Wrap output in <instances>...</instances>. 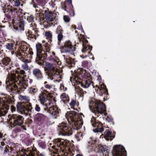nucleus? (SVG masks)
Wrapping results in <instances>:
<instances>
[{"label": "nucleus", "instance_id": "obj_1", "mask_svg": "<svg viewBox=\"0 0 156 156\" xmlns=\"http://www.w3.org/2000/svg\"><path fill=\"white\" fill-rule=\"evenodd\" d=\"M65 116L68 123L63 122L59 124L58 127L59 135L70 136L73 133L72 128L78 130L83 124L82 117L74 111L67 112Z\"/></svg>", "mask_w": 156, "mask_h": 156}, {"label": "nucleus", "instance_id": "obj_2", "mask_svg": "<svg viewBox=\"0 0 156 156\" xmlns=\"http://www.w3.org/2000/svg\"><path fill=\"white\" fill-rule=\"evenodd\" d=\"M15 65L16 67V69L11 70L8 73L6 81V89L12 93H15L18 91L17 84L23 86L22 90L25 89L24 87L28 85L27 81L24 79L26 76L25 71L23 70H17L20 69L18 63H16Z\"/></svg>", "mask_w": 156, "mask_h": 156}, {"label": "nucleus", "instance_id": "obj_3", "mask_svg": "<svg viewBox=\"0 0 156 156\" xmlns=\"http://www.w3.org/2000/svg\"><path fill=\"white\" fill-rule=\"evenodd\" d=\"M50 45L48 43H46L43 45L41 43H38L36 45L37 51V56L35 62L40 65H42L45 60L51 62H56L59 61V58L55 57L54 58L51 55L49 51Z\"/></svg>", "mask_w": 156, "mask_h": 156}, {"label": "nucleus", "instance_id": "obj_4", "mask_svg": "<svg viewBox=\"0 0 156 156\" xmlns=\"http://www.w3.org/2000/svg\"><path fill=\"white\" fill-rule=\"evenodd\" d=\"M29 47L30 45L27 43H22L20 44L16 53V56L25 63L24 65H22V67L26 70H27L29 68L27 64L29 62L27 58H31L33 54L32 49Z\"/></svg>", "mask_w": 156, "mask_h": 156}, {"label": "nucleus", "instance_id": "obj_5", "mask_svg": "<svg viewBox=\"0 0 156 156\" xmlns=\"http://www.w3.org/2000/svg\"><path fill=\"white\" fill-rule=\"evenodd\" d=\"M89 107L90 110L94 113L95 118L104 119L103 114L105 116L107 115L105 105L101 101L95 98H91L89 101Z\"/></svg>", "mask_w": 156, "mask_h": 156}, {"label": "nucleus", "instance_id": "obj_6", "mask_svg": "<svg viewBox=\"0 0 156 156\" xmlns=\"http://www.w3.org/2000/svg\"><path fill=\"white\" fill-rule=\"evenodd\" d=\"M74 72V77H70V81L72 82L73 80L76 81L77 80L81 85L85 88L88 87L91 84L94 87L92 79H89L86 76L87 73L85 70L82 68H79L75 70Z\"/></svg>", "mask_w": 156, "mask_h": 156}, {"label": "nucleus", "instance_id": "obj_7", "mask_svg": "<svg viewBox=\"0 0 156 156\" xmlns=\"http://www.w3.org/2000/svg\"><path fill=\"white\" fill-rule=\"evenodd\" d=\"M36 11H38L39 16L38 18L40 21L43 22L45 18L50 26H55L57 23V14L55 12H52L47 8L45 10H36Z\"/></svg>", "mask_w": 156, "mask_h": 156}, {"label": "nucleus", "instance_id": "obj_8", "mask_svg": "<svg viewBox=\"0 0 156 156\" xmlns=\"http://www.w3.org/2000/svg\"><path fill=\"white\" fill-rule=\"evenodd\" d=\"M80 35L83 38L82 41L83 47L82 49L83 54L81 55L80 56L83 58H85L92 55L91 51L92 50V47L89 45L88 41L85 38L84 35H82V34H80ZM78 38L79 41H80L81 40V37H78Z\"/></svg>", "mask_w": 156, "mask_h": 156}, {"label": "nucleus", "instance_id": "obj_9", "mask_svg": "<svg viewBox=\"0 0 156 156\" xmlns=\"http://www.w3.org/2000/svg\"><path fill=\"white\" fill-rule=\"evenodd\" d=\"M10 101L8 100L5 97L0 98V121H4L2 116H5L7 113V111L5 110L9 109Z\"/></svg>", "mask_w": 156, "mask_h": 156}, {"label": "nucleus", "instance_id": "obj_10", "mask_svg": "<svg viewBox=\"0 0 156 156\" xmlns=\"http://www.w3.org/2000/svg\"><path fill=\"white\" fill-rule=\"evenodd\" d=\"M17 111L21 114L26 115L31 114L34 111L31 103H29L28 106L20 102H18L16 105Z\"/></svg>", "mask_w": 156, "mask_h": 156}, {"label": "nucleus", "instance_id": "obj_11", "mask_svg": "<svg viewBox=\"0 0 156 156\" xmlns=\"http://www.w3.org/2000/svg\"><path fill=\"white\" fill-rule=\"evenodd\" d=\"M24 118L23 116L17 114L9 115L8 119L10 124L14 126H21L24 122Z\"/></svg>", "mask_w": 156, "mask_h": 156}, {"label": "nucleus", "instance_id": "obj_12", "mask_svg": "<svg viewBox=\"0 0 156 156\" xmlns=\"http://www.w3.org/2000/svg\"><path fill=\"white\" fill-rule=\"evenodd\" d=\"M58 45L62 52H68L71 55H74V51L76 48L70 41H66L62 45H61L60 43V45Z\"/></svg>", "mask_w": 156, "mask_h": 156}, {"label": "nucleus", "instance_id": "obj_13", "mask_svg": "<svg viewBox=\"0 0 156 156\" xmlns=\"http://www.w3.org/2000/svg\"><path fill=\"white\" fill-rule=\"evenodd\" d=\"M50 95V94H48L47 93L42 91H41L39 95V101L42 105L45 106V108H48L52 104L51 100L49 98V96Z\"/></svg>", "mask_w": 156, "mask_h": 156}, {"label": "nucleus", "instance_id": "obj_14", "mask_svg": "<svg viewBox=\"0 0 156 156\" xmlns=\"http://www.w3.org/2000/svg\"><path fill=\"white\" fill-rule=\"evenodd\" d=\"M36 27H32L25 32L27 39L32 41L36 40L40 35V32Z\"/></svg>", "mask_w": 156, "mask_h": 156}, {"label": "nucleus", "instance_id": "obj_15", "mask_svg": "<svg viewBox=\"0 0 156 156\" xmlns=\"http://www.w3.org/2000/svg\"><path fill=\"white\" fill-rule=\"evenodd\" d=\"M96 86L98 88L97 90L95 89L97 93L100 96H104V101L107 100L108 98V93L105 84L102 83L100 86H98L97 85H96Z\"/></svg>", "mask_w": 156, "mask_h": 156}, {"label": "nucleus", "instance_id": "obj_16", "mask_svg": "<svg viewBox=\"0 0 156 156\" xmlns=\"http://www.w3.org/2000/svg\"><path fill=\"white\" fill-rule=\"evenodd\" d=\"M63 4L62 3V7L71 16H73L75 15L74 11L72 4V0H66Z\"/></svg>", "mask_w": 156, "mask_h": 156}, {"label": "nucleus", "instance_id": "obj_17", "mask_svg": "<svg viewBox=\"0 0 156 156\" xmlns=\"http://www.w3.org/2000/svg\"><path fill=\"white\" fill-rule=\"evenodd\" d=\"M12 24L14 29L18 31H23L24 30V22L23 19L18 18L17 19L12 20Z\"/></svg>", "mask_w": 156, "mask_h": 156}, {"label": "nucleus", "instance_id": "obj_18", "mask_svg": "<svg viewBox=\"0 0 156 156\" xmlns=\"http://www.w3.org/2000/svg\"><path fill=\"white\" fill-rule=\"evenodd\" d=\"M44 110L51 114L53 118L56 119L59 116L61 113V110L57 105H50L48 108H44Z\"/></svg>", "mask_w": 156, "mask_h": 156}, {"label": "nucleus", "instance_id": "obj_19", "mask_svg": "<svg viewBox=\"0 0 156 156\" xmlns=\"http://www.w3.org/2000/svg\"><path fill=\"white\" fill-rule=\"evenodd\" d=\"M44 70L50 79L53 80V77L55 76L57 72L52 64L48 62L46 63L44 67Z\"/></svg>", "mask_w": 156, "mask_h": 156}, {"label": "nucleus", "instance_id": "obj_20", "mask_svg": "<svg viewBox=\"0 0 156 156\" xmlns=\"http://www.w3.org/2000/svg\"><path fill=\"white\" fill-rule=\"evenodd\" d=\"M48 119V118L46 115L40 113L36 114L34 117L35 122L39 126L45 123Z\"/></svg>", "mask_w": 156, "mask_h": 156}, {"label": "nucleus", "instance_id": "obj_21", "mask_svg": "<svg viewBox=\"0 0 156 156\" xmlns=\"http://www.w3.org/2000/svg\"><path fill=\"white\" fill-rule=\"evenodd\" d=\"M113 148V156H126V151L122 145H115L114 146Z\"/></svg>", "mask_w": 156, "mask_h": 156}, {"label": "nucleus", "instance_id": "obj_22", "mask_svg": "<svg viewBox=\"0 0 156 156\" xmlns=\"http://www.w3.org/2000/svg\"><path fill=\"white\" fill-rule=\"evenodd\" d=\"M91 122L92 126L94 127L97 126V128L93 129L94 132L95 133L102 132L104 130L103 124L100 122H97L95 118L93 117L91 120Z\"/></svg>", "mask_w": 156, "mask_h": 156}, {"label": "nucleus", "instance_id": "obj_23", "mask_svg": "<svg viewBox=\"0 0 156 156\" xmlns=\"http://www.w3.org/2000/svg\"><path fill=\"white\" fill-rule=\"evenodd\" d=\"M33 76L37 80L41 81L44 79V75L41 71L38 68H34L32 70Z\"/></svg>", "mask_w": 156, "mask_h": 156}, {"label": "nucleus", "instance_id": "obj_24", "mask_svg": "<svg viewBox=\"0 0 156 156\" xmlns=\"http://www.w3.org/2000/svg\"><path fill=\"white\" fill-rule=\"evenodd\" d=\"M44 87L41 88L42 91L48 93V94H51L53 85L50 83L45 81L44 83Z\"/></svg>", "mask_w": 156, "mask_h": 156}, {"label": "nucleus", "instance_id": "obj_25", "mask_svg": "<svg viewBox=\"0 0 156 156\" xmlns=\"http://www.w3.org/2000/svg\"><path fill=\"white\" fill-rule=\"evenodd\" d=\"M63 30L62 27L60 26H58L56 29V33L57 34H58V45H60V43H61V41L63 38Z\"/></svg>", "mask_w": 156, "mask_h": 156}, {"label": "nucleus", "instance_id": "obj_26", "mask_svg": "<svg viewBox=\"0 0 156 156\" xmlns=\"http://www.w3.org/2000/svg\"><path fill=\"white\" fill-rule=\"evenodd\" d=\"M19 98L21 101L20 102L23 103L27 106H28L29 103H31L30 102V100L28 96L20 95L19 96Z\"/></svg>", "mask_w": 156, "mask_h": 156}, {"label": "nucleus", "instance_id": "obj_27", "mask_svg": "<svg viewBox=\"0 0 156 156\" xmlns=\"http://www.w3.org/2000/svg\"><path fill=\"white\" fill-rule=\"evenodd\" d=\"M2 63H0V66L3 68L4 66L2 65L7 66L12 63L11 59L8 57H5L2 60Z\"/></svg>", "mask_w": 156, "mask_h": 156}, {"label": "nucleus", "instance_id": "obj_28", "mask_svg": "<svg viewBox=\"0 0 156 156\" xmlns=\"http://www.w3.org/2000/svg\"><path fill=\"white\" fill-rule=\"evenodd\" d=\"M4 12L5 13V15L6 17L9 20L11 19V14L12 13V12L15 11V10L13 9H9L7 8H5L3 9Z\"/></svg>", "mask_w": 156, "mask_h": 156}, {"label": "nucleus", "instance_id": "obj_29", "mask_svg": "<svg viewBox=\"0 0 156 156\" xmlns=\"http://www.w3.org/2000/svg\"><path fill=\"white\" fill-rule=\"evenodd\" d=\"M76 91L77 92L78 95L80 98L82 100L83 98L84 95L86 94L87 92L85 91H84L80 87H78L76 89Z\"/></svg>", "mask_w": 156, "mask_h": 156}, {"label": "nucleus", "instance_id": "obj_30", "mask_svg": "<svg viewBox=\"0 0 156 156\" xmlns=\"http://www.w3.org/2000/svg\"><path fill=\"white\" fill-rule=\"evenodd\" d=\"M64 59L66 62L72 66L73 64H74V59L67 55H63Z\"/></svg>", "mask_w": 156, "mask_h": 156}, {"label": "nucleus", "instance_id": "obj_31", "mask_svg": "<svg viewBox=\"0 0 156 156\" xmlns=\"http://www.w3.org/2000/svg\"><path fill=\"white\" fill-rule=\"evenodd\" d=\"M27 77V76L26 77H25V78H24V80H26V81H27V84H28L27 83V82L29 80V83L30 84H31L32 82H33V80L32 79H29L28 80H26V79H25V78ZM28 85V84H27ZM28 85L26 87H24L25 88V89L23 90H22V89H23V88L22 87H23V86L22 85H20L19 84H17V87H18V88H17V90L18 91H17V92L15 93H18L19 92H20V91H24V90L26 89V87L28 86Z\"/></svg>", "mask_w": 156, "mask_h": 156}, {"label": "nucleus", "instance_id": "obj_32", "mask_svg": "<svg viewBox=\"0 0 156 156\" xmlns=\"http://www.w3.org/2000/svg\"><path fill=\"white\" fill-rule=\"evenodd\" d=\"M45 36L46 37V38L48 39V41L47 43L51 45H52V44L51 43L52 34L50 31H46L45 32Z\"/></svg>", "mask_w": 156, "mask_h": 156}, {"label": "nucleus", "instance_id": "obj_33", "mask_svg": "<svg viewBox=\"0 0 156 156\" xmlns=\"http://www.w3.org/2000/svg\"><path fill=\"white\" fill-rule=\"evenodd\" d=\"M61 97L62 99V101L65 104H67L69 101V97L66 94H63L61 95Z\"/></svg>", "mask_w": 156, "mask_h": 156}, {"label": "nucleus", "instance_id": "obj_34", "mask_svg": "<svg viewBox=\"0 0 156 156\" xmlns=\"http://www.w3.org/2000/svg\"><path fill=\"white\" fill-rule=\"evenodd\" d=\"M55 142H60V144L63 146L64 147H66L67 145V143L65 140L62 141H61V140L60 139H57L55 140Z\"/></svg>", "mask_w": 156, "mask_h": 156}, {"label": "nucleus", "instance_id": "obj_35", "mask_svg": "<svg viewBox=\"0 0 156 156\" xmlns=\"http://www.w3.org/2000/svg\"><path fill=\"white\" fill-rule=\"evenodd\" d=\"M9 1L14 6H18L20 4V0H9Z\"/></svg>", "mask_w": 156, "mask_h": 156}, {"label": "nucleus", "instance_id": "obj_36", "mask_svg": "<svg viewBox=\"0 0 156 156\" xmlns=\"http://www.w3.org/2000/svg\"><path fill=\"white\" fill-rule=\"evenodd\" d=\"M107 148L105 146L103 147L100 145H98V149L102 152H105V151L107 152L108 150L107 149Z\"/></svg>", "mask_w": 156, "mask_h": 156}, {"label": "nucleus", "instance_id": "obj_37", "mask_svg": "<svg viewBox=\"0 0 156 156\" xmlns=\"http://www.w3.org/2000/svg\"><path fill=\"white\" fill-rule=\"evenodd\" d=\"M14 47V44L13 43L11 42L7 43L5 45L6 48L11 51L13 50V48Z\"/></svg>", "mask_w": 156, "mask_h": 156}, {"label": "nucleus", "instance_id": "obj_38", "mask_svg": "<svg viewBox=\"0 0 156 156\" xmlns=\"http://www.w3.org/2000/svg\"><path fill=\"white\" fill-rule=\"evenodd\" d=\"M34 0H32L31 2L30 3H31V4H33V7L36 9V10L37 9H38V10H42L41 9H38V6L36 4H35V2H34ZM35 11L36 12H38L37 14V15L38 14V16H37V18H38V17H39V13L38 11H37V12L36 11V10H35Z\"/></svg>", "mask_w": 156, "mask_h": 156}, {"label": "nucleus", "instance_id": "obj_39", "mask_svg": "<svg viewBox=\"0 0 156 156\" xmlns=\"http://www.w3.org/2000/svg\"><path fill=\"white\" fill-rule=\"evenodd\" d=\"M106 120L108 122H110V124L114 125V122L113 121V119L110 115L107 116L106 118Z\"/></svg>", "mask_w": 156, "mask_h": 156}, {"label": "nucleus", "instance_id": "obj_40", "mask_svg": "<svg viewBox=\"0 0 156 156\" xmlns=\"http://www.w3.org/2000/svg\"><path fill=\"white\" fill-rule=\"evenodd\" d=\"M27 20L28 22L32 23L34 22V17L33 15H30L27 17Z\"/></svg>", "mask_w": 156, "mask_h": 156}, {"label": "nucleus", "instance_id": "obj_41", "mask_svg": "<svg viewBox=\"0 0 156 156\" xmlns=\"http://www.w3.org/2000/svg\"><path fill=\"white\" fill-rule=\"evenodd\" d=\"M37 90H38L37 88L30 87L29 88V91L31 94H34L37 92Z\"/></svg>", "mask_w": 156, "mask_h": 156}, {"label": "nucleus", "instance_id": "obj_42", "mask_svg": "<svg viewBox=\"0 0 156 156\" xmlns=\"http://www.w3.org/2000/svg\"><path fill=\"white\" fill-rule=\"evenodd\" d=\"M60 0H51V1L49 2V4L50 6H52L53 8H54L56 5L55 3L56 1L57 2H59Z\"/></svg>", "mask_w": 156, "mask_h": 156}, {"label": "nucleus", "instance_id": "obj_43", "mask_svg": "<svg viewBox=\"0 0 156 156\" xmlns=\"http://www.w3.org/2000/svg\"><path fill=\"white\" fill-rule=\"evenodd\" d=\"M69 105L71 108L72 107H74L76 105H77L76 100L72 99L71 100V102L69 103Z\"/></svg>", "mask_w": 156, "mask_h": 156}, {"label": "nucleus", "instance_id": "obj_44", "mask_svg": "<svg viewBox=\"0 0 156 156\" xmlns=\"http://www.w3.org/2000/svg\"><path fill=\"white\" fill-rule=\"evenodd\" d=\"M104 134L105 135L104 136H112V132L110 131L107 130L105 131Z\"/></svg>", "mask_w": 156, "mask_h": 156}, {"label": "nucleus", "instance_id": "obj_45", "mask_svg": "<svg viewBox=\"0 0 156 156\" xmlns=\"http://www.w3.org/2000/svg\"><path fill=\"white\" fill-rule=\"evenodd\" d=\"M34 110L37 112H39L41 111V108L39 105L36 104L34 107Z\"/></svg>", "mask_w": 156, "mask_h": 156}, {"label": "nucleus", "instance_id": "obj_46", "mask_svg": "<svg viewBox=\"0 0 156 156\" xmlns=\"http://www.w3.org/2000/svg\"><path fill=\"white\" fill-rule=\"evenodd\" d=\"M82 66L83 67H87L88 66V62L87 61H83L82 62Z\"/></svg>", "mask_w": 156, "mask_h": 156}, {"label": "nucleus", "instance_id": "obj_47", "mask_svg": "<svg viewBox=\"0 0 156 156\" xmlns=\"http://www.w3.org/2000/svg\"><path fill=\"white\" fill-rule=\"evenodd\" d=\"M37 3L41 6L45 4L43 0H36Z\"/></svg>", "mask_w": 156, "mask_h": 156}, {"label": "nucleus", "instance_id": "obj_48", "mask_svg": "<svg viewBox=\"0 0 156 156\" xmlns=\"http://www.w3.org/2000/svg\"><path fill=\"white\" fill-rule=\"evenodd\" d=\"M63 18L65 21L66 22H68L69 21L70 19L68 16H64Z\"/></svg>", "mask_w": 156, "mask_h": 156}, {"label": "nucleus", "instance_id": "obj_49", "mask_svg": "<svg viewBox=\"0 0 156 156\" xmlns=\"http://www.w3.org/2000/svg\"><path fill=\"white\" fill-rule=\"evenodd\" d=\"M77 29L80 30H83V32L84 33V30H83V28L82 27V24L81 23H80L78 24V27L77 28Z\"/></svg>", "mask_w": 156, "mask_h": 156}, {"label": "nucleus", "instance_id": "obj_50", "mask_svg": "<svg viewBox=\"0 0 156 156\" xmlns=\"http://www.w3.org/2000/svg\"><path fill=\"white\" fill-rule=\"evenodd\" d=\"M11 110L12 112L15 111L16 108L14 106L12 105L11 106Z\"/></svg>", "mask_w": 156, "mask_h": 156}, {"label": "nucleus", "instance_id": "obj_51", "mask_svg": "<svg viewBox=\"0 0 156 156\" xmlns=\"http://www.w3.org/2000/svg\"><path fill=\"white\" fill-rule=\"evenodd\" d=\"M8 148H9V147L8 146H6L5 147L4 149V153L8 152L9 151V150L8 149Z\"/></svg>", "mask_w": 156, "mask_h": 156}, {"label": "nucleus", "instance_id": "obj_52", "mask_svg": "<svg viewBox=\"0 0 156 156\" xmlns=\"http://www.w3.org/2000/svg\"><path fill=\"white\" fill-rule=\"evenodd\" d=\"M104 137L105 138V139L106 140H107V141L109 140V139L110 140H112V138H110L111 137Z\"/></svg>", "mask_w": 156, "mask_h": 156}, {"label": "nucleus", "instance_id": "obj_53", "mask_svg": "<svg viewBox=\"0 0 156 156\" xmlns=\"http://www.w3.org/2000/svg\"><path fill=\"white\" fill-rule=\"evenodd\" d=\"M72 28L74 29V30H76V25H72Z\"/></svg>", "mask_w": 156, "mask_h": 156}, {"label": "nucleus", "instance_id": "obj_54", "mask_svg": "<svg viewBox=\"0 0 156 156\" xmlns=\"http://www.w3.org/2000/svg\"><path fill=\"white\" fill-rule=\"evenodd\" d=\"M101 80V77L99 76L98 77V79H97V80H98L99 81V82H100V80Z\"/></svg>", "mask_w": 156, "mask_h": 156}, {"label": "nucleus", "instance_id": "obj_55", "mask_svg": "<svg viewBox=\"0 0 156 156\" xmlns=\"http://www.w3.org/2000/svg\"><path fill=\"white\" fill-rule=\"evenodd\" d=\"M115 132H113V133H112V136H115Z\"/></svg>", "mask_w": 156, "mask_h": 156}, {"label": "nucleus", "instance_id": "obj_56", "mask_svg": "<svg viewBox=\"0 0 156 156\" xmlns=\"http://www.w3.org/2000/svg\"><path fill=\"white\" fill-rule=\"evenodd\" d=\"M0 136H3V134L1 132H0Z\"/></svg>", "mask_w": 156, "mask_h": 156}, {"label": "nucleus", "instance_id": "obj_57", "mask_svg": "<svg viewBox=\"0 0 156 156\" xmlns=\"http://www.w3.org/2000/svg\"><path fill=\"white\" fill-rule=\"evenodd\" d=\"M75 33L77 34V36H79V34L78 33V32L77 30L75 31Z\"/></svg>", "mask_w": 156, "mask_h": 156}, {"label": "nucleus", "instance_id": "obj_58", "mask_svg": "<svg viewBox=\"0 0 156 156\" xmlns=\"http://www.w3.org/2000/svg\"><path fill=\"white\" fill-rule=\"evenodd\" d=\"M5 27V26L0 25V27H1V28Z\"/></svg>", "mask_w": 156, "mask_h": 156}, {"label": "nucleus", "instance_id": "obj_59", "mask_svg": "<svg viewBox=\"0 0 156 156\" xmlns=\"http://www.w3.org/2000/svg\"><path fill=\"white\" fill-rule=\"evenodd\" d=\"M76 156H83L82 155L80 154H77L76 155Z\"/></svg>", "mask_w": 156, "mask_h": 156}, {"label": "nucleus", "instance_id": "obj_60", "mask_svg": "<svg viewBox=\"0 0 156 156\" xmlns=\"http://www.w3.org/2000/svg\"><path fill=\"white\" fill-rule=\"evenodd\" d=\"M2 85V83L1 80H0V86H1Z\"/></svg>", "mask_w": 156, "mask_h": 156}, {"label": "nucleus", "instance_id": "obj_61", "mask_svg": "<svg viewBox=\"0 0 156 156\" xmlns=\"http://www.w3.org/2000/svg\"><path fill=\"white\" fill-rule=\"evenodd\" d=\"M52 54H53V55L55 57V53L54 52H52Z\"/></svg>", "mask_w": 156, "mask_h": 156}, {"label": "nucleus", "instance_id": "obj_62", "mask_svg": "<svg viewBox=\"0 0 156 156\" xmlns=\"http://www.w3.org/2000/svg\"><path fill=\"white\" fill-rule=\"evenodd\" d=\"M2 30L0 28V33H1V32L2 31Z\"/></svg>", "mask_w": 156, "mask_h": 156}, {"label": "nucleus", "instance_id": "obj_63", "mask_svg": "<svg viewBox=\"0 0 156 156\" xmlns=\"http://www.w3.org/2000/svg\"><path fill=\"white\" fill-rule=\"evenodd\" d=\"M26 0H20V1H22L23 2H24Z\"/></svg>", "mask_w": 156, "mask_h": 156}, {"label": "nucleus", "instance_id": "obj_64", "mask_svg": "<svg viewBox=\"0 0 156 156\" xmlns=\"http://www.w3.org/2000/svg\"><path fill=\"white\" fill-rule=\"evenodd\" d=\"M45 41H42V42L43 43H45Z\"/></svg>", "mask_w": 156, "mask_h": 156}]
</instances>
